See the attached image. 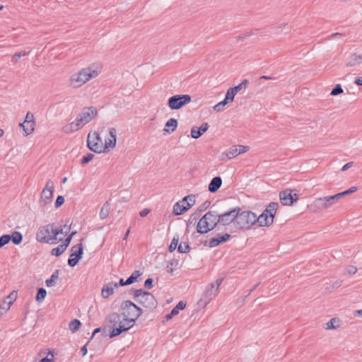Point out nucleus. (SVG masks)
I'll use <instances>...</instances> for the list:
<instances>
[{
	"mask_svg": "<svg viewBox=\"0 0 362 362\" xmlns=\"http://www.w3.org/2000/svg\"><path fill=\"white\" fill-rule=\"evenodd\" d=\"M25 120H28L29 122H30L33 124L35 125L34 115L30 112H27Z\"/></svg>",
	"mask_w": 362,
	"mask_h": 362,
	"instance_id": "55",
	"label": "nucleus"
},
{
	"mask_svg": "<svg viewBox=\"0 0 362 362\" xmlns=\"http://www.w3.org/2000/svg\"><path fill=\"white\" fill-rule=\"evenodd\" d=\"M150 213V209H144L142 211H140L139 215L141 217L146 216Z\"/></svg>",
	"mask_w": 362,
	"mask_h": 362,
	"instance_id": "63",
	"label": "nucleus"
},
{
	"mask_svg": "<svg viewBox=\"0 0 362 362\" xmlns=\"http://www.w3.org/2000/svg\"><path fill=\"white\" fill-rule=\"evenodd\" d=\"M54 194V183L51 180H48L46 182L45 188L42 189L39 200L40 207L45 208L48 204L52 201Z\"/></svg>",
	"mask_w": 362,
	"mask_h": 362,
	"instance_id": "10",
	"label": "nucleus"
},
{
	"mask_svg": "<svg viewBox=\"0 0 362 362\" xmlns=\"http://www.w3.org/2000/svg\"><path fill=\"white\" fill-rule=\"evenodd\" d=\"M235 228L237 230H248L256 223V214L251 211H243L237 206Z\"/></svg>",
	"mask_w": 362,
	"mask_h": 362,
	"instance_id": "2",
	"label": "nucleus"
},
{
	"mask_svg": "<svg viewBox=\"0 0 362 362\" xmlns=\"http://www.w3.org/2000/svg\"><path fill=\"white\" fill-rule=\"evenodd\" d=\"M81 325V322L78 319H74L69 322V328L72 333L78 331Z\"/></svg>",
	"mask_w": 362,
	"mask_h": 362,
	"instance_id": "34",
	"label": "nucleus"
},
{
	"mask_svg": "<svg viewBox=\"0 0 362 362\" xmlns=\"http://www.w3.org/2000/svg\"><path fill=\"white\" fill-rule=\"evenodd\" d=\"M93 157H94V155L93 153H88L81 160V164L83 165L88 164L93 158Z\"/></svg>",
	"mask_w": 362,
	"mask_h": 362,
	"instance_id": "47",
	"label": "nucleus"
},
{
	"mask_svg": "<svg viewBox=\"0 0 362 362\" xmlns=\"http://www.w3.org/2000/svg\"><path fill=\"white\" fill-rule=\"evenodd\" d=\"M120 309L122 310L123 320L127 322V325L134 323L143 314V310L129 300H124L120 305Z\"/></svg>",
	"mask_w": 362,
	"mask_h": 362,
	"instance_id": "3",
	"label": "nucleus"
},
{
	"mask_svg": "<svg viewBox=\"0 0 362 362\" xmlns=\"http://www.w3.org/2000/svg\"><path fill=\"white\" fill-rule=\"evenodd\" d=\"M279 198L281 203L285 206H291L298 199L296 193L293 194V191L290 189H286L279 192Z\"/></svg>",
	"mask_w": 362,
	"mask_h": 362,
	"instance_id": "15",
	"label": "nucleus"
},
{
	"mask_svg": "<svg viewBox=\"0 0 362 362\" xmlns=\"http://www.w3.org/2000/svg\"><path fill=\"white\" fill-rule=\"evenodd\" d=\"M186 206L181 205L180 202H177L173 206V214L176 216L182 215L185 213L187 211H183V209L186 208Z\"/></svg>",
	"mask_w": 362,
	"mask_h": 362,
	"instance_id": "36",
	"label": "nucleus"
},
{
	"mask_svg": "<svg viewBox=\"0 0 362 362\" xmlns=\"http://www.w3.org/2000/svg\"><path fill=\"white\" fill-rule=\"evenodd\" d=\"M99 71L95 69L93 65L83 68L71 76V84L74 87H81L91 78L97 77Z\"/></svg>",
	"mask_w": 362,
	"mask_h": 362,
	"instance_id": "6",
	"label": "nucleus"
},
{
	"mask_svg": "<svg viewBox=\"0 0 362 362\" xmlns=\"http://www.w3.org/2000/svg\"><path fill=\"white\" fill-rule=\"evenodd\" d=\"M47 291L44 288H38L37 294L35 296V300L37 302H42L45 298Z\"/></svg>",
	"mask_w": 362,
	"mask_h": 362,
	"instance_id": "40",
	"label": "nucleus"
},
{
	"mask_svg": "<svg viewBox=\"0 0 362 362\" xmlns=\"http://www.w3.org/2000/svg\"><path fill=\"white\" fill-rule=\"evenodd\" d=\"M98 115L97 109L95 107H86L82 109L76 119V129L82 128L85 124L90 122Z\"/></svg>",
	"mask_w": 362,
	"mask_h": 362,
	"instance_id": "7",
	"label": "nucleus"
},
{
	"mask_svg": "<svg viewBox=\"0 0 362 362\" xmlns=\"http://www.w3.org/2000/svg\"><path fill=\"white\" fill-rule=\"evenodd\" d=\"M177 264H178V261L175 260V259H173L170 262H169L167 265V269H168V272L172 274L173 272V266H177Z\"/></svg>",
	"mask_w": 362,
	"mask_h": 362,
	"instance_id": "53",
	"label": "nucleus"
},
{
	"mask_svg": "<svg viewBox=\"0 0 362 362\" xmlns=\"http://www.w3.org/2000/svg\"><path fill=\"white\" fill-rule=\"evenodd\" d=\"M199 212H194L191 214L189 220L187 222V231H189L191 227L195 226L197 220L199 218Z\"/></svg>",
	"mask_w": 362,
	"mask_h": 362,
	"instance_id": "30",
	"label": "nucleus"
},
{
	"mask_svg": "<svg viewBox=\"0 0 362 362\" xmlns=\"http://www.w3.org/2000/svg\"><path fill=\"white\" fill-rule=\"evenodd\" d=\"M72 240L71 236L68 235L62 243L64 245V248H67Z\"/></svg>",
	"mask_w": 362,
	"mask_h": 362,
	"instance_id": "59",
	"label": "nucleus"
},
{
	"mask_svg": "<svg viewBox=\"0 0 362 362\" xmlns=\"http://www.w3.org/2000/svg\"><path fill=\"white\" fill-rule=\"evenodd\" d=\"M222 185V179L219 176L214 177L209 184L208 190L211 193L216 192Z\"/></svg>",
	"mask_w": 362,
	"mask_h": 362,
	"instance_id": "22",
	"label": "nucleus"
},
{
	"mask_svg": "<svg viewBox=\"0 0 362 362\" xmlns=\"http://www.w3.org/2000/svg\"><path fill=\"white\" fill-rule=\"evenodd\" d=\"M51 233H52V224L40 226L36 233V240L40 243L54 244Z\"/></svg>",
	"mask_w": 362,
	"mask_h": 362,
	"instance_id": "11",
	"label": "nucleus"
},
{
	"mask_svg": "<svg viewBox=\"0 0 362 362\" xmlns=\"http://www.w3.org/2000/svg\"><path fill=\"white\" fill-rule=\"evenodd\" d=\"M107 326L111 327L112 331L110 332V337L114 338L123 332L128 331L133 327V324L127 325L124 320H121V316L117 313H110L106 318Z\"/></svg>",
	"mask_w": 362,
	"mask_h": 362,
	"instance_id": "1",
	"label": "nucleus"
},
{
	"mask_svg": "<svg viewBox=\"0 0 362 362\" xmlns=\"http://www.w3.org/2000/svg\"><path fill=\"white\" fill-rule=\"evenodd\" d=\"M236 210L237 206L223 214H218L217 222H218V224L224 226L232 224L235 227V220L238 214Z\"/></svg>",
	"mask_w": 362,
	"mask_h": 362,
	"instance_id": "13",
	"label": "nucleus"
},
{
	"mask_svg": "<svg viewBox=\"0 0 362 362\" xmlns=\"http://www.w3.org/2000/svg\"><path fill=\"white\" fill-rule=\"evenodd\" d=\"M278 207V203L270 202L262 213L266 214V216L272 218V221H274V218L275 217Z\"/></svg>",
	"mask_w": 362,
	"mask_h": 362,
	"instance_id": "23",
	"label": "nucleus"
},
{
	"mask_svg": "<svg viewBox=\"0 0 362 362\" xmlns=\"http://www.w3.org/2000/svg\"><path fill=\"white\" fill-rule=\"evenodd\" d=\"M110 138H107L105 141V145L103 147V153H107L110 151V148H115L117 142V130L115 128H110Z\"/></svg>",
	"mask_w": 362,
	"mask_h": 362,
	"instance_id": "17",
	"label": "nucleus"
},
{
	"mask_svg": "<svg viewBox=\"0 0 362 362\" xmlns=\"http://www.w3.org/2000/svg\"><path fill=\"white\" fill-rule=\"evenodd\" d=\"M110 205L108 202H106L102 206L100 211V218L101 219L106 218L110 213Z\"/></svg>",
	"mask_w": 362,
	"mask_h": 362,
	"instance_id": "33",
	"label": "nucleus"
},
{
	"mask_svg": "<svg viewBox=\"0 0 362 362\" xmlns=\"http://www.w3.org/2000/svg\"><path fill=\"white\" fill-rule=\"evenodd\" d=\"M62 228L64 229V235H67L68 233L70 232L71 225L67 226L66 224H65Z\"/></svg>",
	"mask_w": 362,
	"mask_h": 362,
	"instance_id": "64",
	"label": "nucleus"
},
{
	"mask_svg": "<svg viewBox=\"0 0 362 362\" xmlns=\"http://www.w3.org/2000/svg\"><path fill=\"white\" fill-rule=\"evenodd\" d=\"M230 100H226V96L225 97L224 100L219 102L216 105L214 106V110L216 112H220L223 110V107L226 105H227L228 103H230Z\"/></svg>",
	"mask_w": 362,
	"mask_h": 362,
	"instance_id": "44",
	"label": "nucleus"
},
{
	"mask_svg": "<svg viewBox=\"0 0 362 362\" xmlns=\"http://www.w3.org/2000/svg\"><path fill=\"white\" fill-rule=\"evenodd\" d=\"M209 125L207 122L202 123L199 127H193L191 129V136L193 139H199L209 129Z\"/></svg>",
	"mask_w": 362,
	"mask_h": 362,
	"instance_id": "21",
	"label": "nucleus"
},
{
	"mask_svg": "<svg viewBox=\"0 0 362 362\" xmlns=\"http://www.w3.org/2000/svg\"><path fill=\"white\" fill-rule=\"evenodd\" d=\"M189 95H175L168 98V105L170 110H177L191 102Z\"/></svg>",
	"mask_w": 362,
	"mask_h": 362,
	"instance_id": "9",
	"label": "nucleus"
},
{
	"mask_svg": "<svg viewBox=\"0 0 362 362\" xmlns=\"http://www.w3.org/2000/svg\"><path fill=\"white\" fill-rule=\"evenodd\" d=\"M218 292L217 288H215V284L212 283L209 284L206 288L204 293L202 295V300L206 304L208 302L214 298Z\"/></svg>",
	"mask_w": 362,
	"mask_h": 362,
	"instance_id": "19",
	"label": "nucleus"
},
{
	"mask_svg": "<svg viewBox=\"0 0 362 362\" xmlns=\"http://www.w3.org/2000/svg\"><path fill=\"white\" fill-rule=\"evenodd\" d=\"M20 126L23 127L26 135L32 134L35 129V125L29 122L28 120H24L23 123L20 124Z\"/></svg>",
	"mask_w": 362,
	"mask_h": 362,
	"instance_id": "28",
	"label": "nucleus"
},
{
	"mask_svg": "<svg viewBox=\"0 0 362 362\" xmlns=\"http://www.w3.org/2000/svg\"><path fill=\"white\" fill-rule=\"evenodd\" d=\"M256 223H259V226H269L272 223V218L266 216V214L262 213L258 217L256 216Z\"/></svg>",
	"mask_w": 362,
	"mask_h": 362,
	"instance_id": "25",
	"label": "nucleus"
},
{
	"mask_svg": "<svg viewBox=\"0 0 362 362\" xmlns=\"http://www.w3.org/2000/svg\"><path fill=\"white\" fill-rule=\"evenodd\" d=\"M179 235L177 234L175 235L173 238V240L168 247V251L170 252H173L175 250L176 247H178V243H179Z\"/></svg>",
	"mask_w": 362,
	"mask_h": 362,
	"instance_id": "41",
	"label": "nucleus"
},
{
	"mask_svg": "<svg viewBox=\"0 0 362 362\" xmlns=\"http://www.w3.org/2000/svg\"><path fill=\"white\" fill-rule=\"evenodd\" d=\"M10 242L8 234H4L0 237V248L6 245Z\"/></svg>",
	"mask_w": 362,
	"mask_h": 362,
	"instance_id": "48",
	"label": "nucleus"
},
{
	"mask_svg": "<svg viewBox=\"0 0 362 362\" xmlns=\"http://www.w3.org/2000/svg\"><path fill=\"white\" fill-rule=\"evenodd\" d=\"M343 283V281L342 280H337L335 281L333 284H332V288H339L341 286Z\"/></svg>",
	"mask_w": 362,
	"mask_h": 362,
	"instance_id": "62",
	"label": "nucleus"
},
{
	"mask_svg": "<svg viewBox=\"0 0 362 362\" xmlns=\"http://www.w3.org/2000/svg\"><path fill=\"white\" fill-rule=\"evenodd\" d=\"M64 245L62 244H61L59 246H57V247L53 248L51 250L50 253L53 256L59 257L66 250V248H64Z\"/></svg>",
	"mask_w": 362,
	"mask_h": 362,
	"instance_id": "43",
	"label": "nucleus"
},
{
	"mask_svg": "<svg viewBox=\"0 0 362 362\" xmlns=\"http://www.w3.org/2000/svg\"><path fill=\"white\" fill-rule=\"evenodd\" d=\"M230 237L231 235L228 233H225L222 235H218V237H214L211 238L209 241H205L204 243V245L209 247H215L222 243L227 242Z\"/></svg>",
	"mask_w": 362,
	"mask_h": 362,
	"instance_id": "16",
	"label": "nucleus"
},
{
	"mask_svg": "<svg viewBox=\"0 0 362 362\" xmlns=\"http://www.w3.org/2000/svg\"><path fill=\"white\" fill-rule=\"evenodd\" d=\"M249 84V81L247 79H244L240 84H238V87H241V90L243 88H245Z\"/></svg>",
	"mask_w": 362,
	"mask_h": 362,
	"instance_id": "60",
	"label": "nucleus"
},
{
	"mask_svg": "<svg viewBox=\"0 0 362 362\" xmlns=\"http://www.w3.org/2000/svg\"><path fill=\"white\" fill-rule=\"evenodd\" d=\"M49 354H51V357L49 358L48 356L42 358L39 362H54V354L53 351H49Z\"/></svg>",
	"mask_w": 362,
	"mask_h": 362,
	"instance_id": "56",
	"label": "nucleus"
},
{
	"mask_svg": "<svg viewBox=\"0 0 362 362\" xmlns=\"http://www.w3.org/2000/svg\"><path fill=\"white\" fill-rule=\"evenodd\" d=\"M64 203V197L62 195L57 196L54 206L56 209L59 208Z\"/></svg>",
	"mask_w": 362,
	"mask_h": 362,
	"instance_id": "51",
	"label": "nucleus"
},
{
	"mask_svg": "<svg viewBox=\"0 0 362 362\" xmlns=\"http://www.w3.org/2000/svg\"><path fill=\"white\" fill-rule=\"evenodd\" d=\"M327 329H334L339 327V320L337 317L332 318L326 323Z\"/></svg>",
	"mask_w": 362,
	"mask_h": 362,
	"instance_id": "38",
	"label": "nucleus"
},
{
	"mask_svg": "<svg viewBox=\"0 0 362 362\" xmlns=\"http://www.w3.org/2000/svg\"><path fill=\"white\" fill-rule=\"evenodd\" d=\"M343 93V89L340 84H337L331 91L332 95H337L340 93Z\"/></svg>",
	"mask_w": 362,
	"mask_h": 362,
	"instance_id": "49",
	"label": "nucleus"
},
{
	"mask_svg": "<svg viewBox=\"0 0 362 362\" xmlns=\"http://www.w3.org/2000/svg\"><path fill=\"white\" fill-rule=\"evenodd\" d=\"M249 84V81L247 79H244L240 84H238V87H241V90L243 88H245Z\"/></svg>",
	"mask_w": 362,
	"mask_h": 362,
	"instance_id": "61",
	"label": "nucleus"
},
{
	"mask_svg": "<svg viewBox=\"0 0 362 362\" xmlns=\"http://www.w3.org/2000/svg\"><path fill=\"white\" fill-rule=\"evenodd\" d=\"M345 270L348 274L351 275L356 274L358 271V269L354 265H349L346 267Z\"/></svg>",
	"mask_w": 362,
	"mask_h": 362,
	"instance_id": "52",
	"label": "nucleus"
},
{
	"mask_svg": "<svg viewBox=\"0 0 362 362\" xmlns=\"http://www.w3.org/2000/svg\"><path fill=\"white\" fill-rule=\"evenodd\" d=\"M191 247L188 243L186 242H181L178 247H177V251L180 253H188L190 252Z\"/></svg>",
	"mask_w": 362,
	"mask_h": 362,
	"instance_id": "39",
	"label": "nucleus"
},
{
	"mask_svg": "<svg viewBox=\"0 0 362 362\" xmlns=\"http://www.w3.org/2000/svg\"><path fill=\"white\" fill-rule=\"evenodd\" d=\"M10 241L11 240L14 245H19L23 241V235L18 231H14L11 235H9Z\"/></svg>",
	"mask_w": 362,
	"mask_h": 362,
	"instance_id": "31",
	"label": "nucleus"
},
{
	"mask_svg": "<svg viewBox=\"0 0 362 362\" xmlns=\"http://www.w3.org/2000/svg\"><path fill=\"white\" fill-rule=\"evenodd\" d=\"M249 150L247 146H233L230 148L229 151L226 153V156L229 159L233 158L237 156L245 153Z\"/></svg>",
	"mask_w": 362,
	"mask_h": 362,
	"instance_id": "18",
	"label": "nucleus"
},
{
	"mask_svg": "<svg viewBox=\"0 0 362 362\" xmlns=\"http://www.w3.org/2000/svg\"><path fill=\"white\" fill-rule=\"evenodd\" d=\"M178 122L175 118H170L167 121L165 124L164 131L168 132V134H171L175 131L177 127Z\"/></svg>",
	"mask_w": 362,
	"mask_h": 362,
	"instance_id": "24",
	"label": "nucleus"
},
{
	"mask_svg": "<svg viewBox=\"0 0 362 362\" xmlns=\"http://www.w3.org/2000/svg\"><path fill=\"white\" fill-rule=\"evenodd\" d=\"M79 129H76V120L70 124H68L66 125H65L64 127H63V131L64 132L66 133V134H70V133H72L75 131H77Z\"/></svg>",
	"mask_w": 362,
	"mask_h": 362,
	"instance_id": "42",
	"label": "nucleus"
},
{
	"mask_svg": "<svg viewBox=\"0 0 362 362\" xmlns=\"http://www.w3.org/2000/svg\"><path fill=\"white\" fill-rule=\"evenodd\" d=\"M16 297L17 292L13 291L6 298L5 300H6L7 301H11L12 305L13 301L16 299Z\"/></svg>",
	"mask_w": 362,
	"mask_h": 362,
	"instance_id": "54",
	"label": "nucleus"
},
{
	"mask_svg": "<svg viewBox=\"0 0 362 362\" xmlns=\"http://www.w3.org/2000/svg\"><path fill=\"white\" fill-rule=\"evenodd\" d=\"M362 64V55L354 53L350 57L349 61L346 63L347 66H354Z\"/></svg>",
	"mask_w": 362,
	"mask_h": 362,
	"instance_id": "26",
	"label": "nucleus"
},
{
	"mask_svg": "<svg viewBox=\"0 0 362 362\" xmlns=\"http://www.w3.org/2000/svg\"><path fill=\"white\" fill-rule=\"evenodd\" d=\"M357 189H358L357 187L354 186V187H351V188L348 189L347 190H345L342 192H339V193H337V194H336L334 195H332V196L334 199V202H336L339 199L356 192Z\"/></svg>",
	"mask_w": 362,
	"mask_h": 362,
	"instance_id": "27",
	"label": "nucleus"
},
{
	"mask_svg": "<svg viewBox=\"0 0 362 362\" xmlns=\"http://www.w3.org/2000/svg\"><path fill=\"white\" fill-rule=\"evenodd\" d=\"M211 204V202L209 201H205L204 202H203L199 207L198 209L196 210L195 212H199V216H201V214L202 212L204 211L205 210H206L209 206Z\"/></svg>",
	"mask_w": 362,
	"mask_h": 362,
	"instance_id": "46",
	"label": "nucleus"
},
{
	"mask_svg": "<svg viewBox=\"0 0 362 362\" xmlns=\"http://www.w3.org/2000/svg\"><path fill=\"white\" fill-rule=\"evenodd\" d=\"M334 204L332 196L323 197L315 199L309 205V209L311 211L317 213L332 207Z\"/></svg>",
	"mask_w": 362,
	"mask_h": 362,
	"instance_id": "8",
	"label": "nucleus"
},
{
	"mask_svg": "<svg viewBox=\"0 0 362 362\" xmlns=\"http://www.w3.org/2000/svg\"><path fill=\"white\" fill-rule=\"evenodd\" d=\"M217 217L218 213L216 211H209L206 213L197 224V232L200 234H205L214 229L218 224Z\"/></svg>",
	"mask_w": 362,
	"mask_h": 362,
	"instance_id": "5",
	"label": "nucleus"
},
{
	"mask_svg": "<svg viewBox=\"0 0 362 362\" xmlns=\"http://www.w3.org/2000/svg\"><path fill=\"white\" fill-rule=\"evenodd\" d=\"M189 200L187 202V207L183 209V211H188L196 203V197L193 194L188 195Z\"/></svg>",
	"mask_w": 362,
	"mask_h": 362,
	"instance_id": "45",
	"label": "nucleus"
},
{
	"mask_svg": "<svg viewBox=\"0 0 362 362\" xmlns=\"http://www.w3.org/2000/svg\"><path fill=\"white\" fill-rule=\"evenodd\" d=\"M118 287L117 283L111 281L108 284L103 285L101 290V295L103 298H108L111 295L114 293V291Z\"/></svg>",
	"mask_w": 362,
	"mask_h": 362,
	"instance_id": "20",
	"label": "nucleus"
},
{
	"mask_svg": "<svg viewBox=\"0 0 362 362\" xmlns=\"http://www.w3.org/2000/svg\"><path fill=\"white\" fill-rule=\"evenodd\" d=\"M141 273L139 270H135L132 274L127 278V282L129 285L134 284L138 281V279L141 276Z\"/></svg>",
	"mask_w": 362,
	"mask_h": 362,
	"instance_id": "35",
	"label": "nucleus"
},
{
	"mask_svg": "<svg viewBox=\"0 0 362 362\" xmlns=\"http://www.w3.org/2000/svg\"><path fill=\"white\" fill-rule=\"evenodd\" d=\"M186 302L184 301V300H180L179 301V303L176 305L175 306V308L177 310H183L186 307Z\"/></svg>",
	"mask_w": 362,
	"mask_h": 362,
	"instance_id": "58",
	"label": "nucleus"
},
{
	"mask_svg": "<svg viewBox=\"0 0 362 362\" xmlns=\"http://www.w3.org/2000/svg\"><path fill=\"white\" fill-rule=\"evenodd\" d=\"M52 238H53V240H54V243H55L57 240L62 241L63 239L62 238H58V235H60V234H64V229L62 228H53L54 224H52Z\"/></svg>",
	"mask_w": 362,
	"mask_h": 362,
	"instance_id": "37",
	"label": "nucleus"
},
{
	"mask_svg": "<svg viewBox=\"0 0 362 362\" xmlns=\"http://www.w3.org/2000/svg\"><path fill=\"white\" fill-rule=\"evenodd\" d=\"M130 292L133 293L134 300L143 307L150 310H153L157 308L158 301L155 296L150 292L143 288H132Z\"/></svg>",
	"mask_w": 362,
	"mask_h": 362,
	"instance_id": "4",
	"label": "nucleus"
},
{
	"mask_svg": "<svg viewBox=\"0 0 362 362\" xmlns=\"http://www.w3.org/2000/svg\"><path fill=\"white\" fill-rule=\"evenodd\" d=\"M241 90V87H238L237 86L230 88L226 94V100H230V102L234 100V97L237 94V93Z\"/></svg>",
	"mask_w": 362,
	"mask_h": 362,
	"instance_id": "29",
	"label": "nucleus"
},
{
	"mask_svg": "<svg viewBox=\"0 0 362 362\" xmlns=\"http://www.w3.org/2000/svg\"><path fill=\"white\" fill-rule=\"evenodd\" d=\"M83 255V247L81 243L71 247V255L68 259L69 266L74 267L82 259Z\"/></svg>",
	"mask_w": 362,
	"mask_h": 362,
	"instance_id": "14",
	"label": "nucleus"
},
{
	"mask_svg": "<svg viewBox=\"0 0 362 362\" xmlns=\"http://www.w3.org/2000/svg\"><path fill=\"white\" fill-rule=\"evenodd\" d=\"M59 270L56 269L52 274L50 279L45 281V285L47 287L53 286L55 284L56 281L59 279Z\"/></svg>",
	"mask_w": 362,
	"mask_h": 362,
	"instance_id": "32",
	"label": "nucleus"
},
{
	"mask_svg": "<svg viewBox=\"0 0 362 362\" xmlns=\"http://www.w3.org/2000/svg\"><path fill=\"white\" fill-rule=\"evenodd\" d=\"M153 281L151 278H148L145 280L144 281V286L147 288V289H151L153 288Z\"/></svg>",
	"mask_w": 362,
	"mask_h": 362,
	"instance_id": "57",
	"label": "nucleus"
},
{
	"mask_svg": "<svg viewBox=\"0 0 362 362\" xmlns=\"http://www.w3.org/2000/svg\"><path fill=\"white\" fill-rule=\"evenodd\" d=\"M87 146L94 153H103V140L98 133L94 132L92 135L90 133L88 134L87 137Z\"/></svg>",
	"mask_w": 362,
	"mask_h": 362,
	"instance_id": "12",
	"label": "nucleus"
},
{
	"mask_svg": "<svg viewBox=\"0 0 362 362\" xmlns=\"http://www.w3.org/2000/svg\"><path fill=\"white\" fill-rule=\"evenodd\" d=\"M11 305V301H7L6 300H4L0 303V308L7 311V310H8L10 309Z\"/></svg>",
	"mask_w": 362,
	"mask_h": 362,
	"instance_id": "50",
	"label": "nucleus"
}]
</instances>
